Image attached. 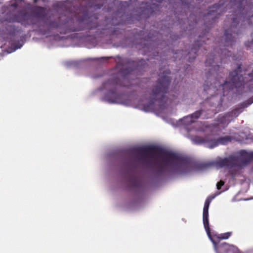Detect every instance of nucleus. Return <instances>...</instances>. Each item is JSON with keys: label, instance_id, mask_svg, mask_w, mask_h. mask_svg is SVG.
<instances>
[{"label": "nucleus", "instance_id": "2eb2a0df", "mask_svg": "<svg viewBox=\"0 0 253 253\" xmlns=\"http://www.w3.org/2000/svg\"><path fill=\"white\" fill-rule=\"evenodd\" d=\"M203 220L204 227L209 236L211 235V230L209 226V213H203Z\"/></svg>", "mask_w": 253, "mask_h": 253}, {"label": "nucleus", "instance_id": "423d86ee", "mask_svg": "<svg viewBox=\"0 0 253 253\" xmlns=\"http://www.w3.org/2000/svg\"><path fill=\"white\" fill-rule=\"evenodd\" d=\"M252 5H253V0H230L228 4L225 0H220L209 7L208 14V16H220L229 8L232 9L230 12L234 13L231 16H248L245 11Z\"/></svg>", "mask_w": 253, "mask_h": 253}, {"label": "nucleus", "instance_id": "cd10ccee", "mask_svg": "<svg viewBox=\"0 0 253 253\" xmlns=\"http://www.w3.org/2000/svg\"><path fill=\"white\" fill-rule=\"evenodd\" d=\"M249 76L253 79V69L252 73L249 74Z\"/></svg>", "mask_w": 253, "mask_h": 253}, {"label": "nucleus", "instance_id": "dca6fc26", "mask_svg": "<svg viewBox=\"0 0 253 253\" xmlns=\"http://www.w3.org/2000/svg\"><path fill=\"white\" fill-rule=\"evenodd\" d=\"M26 3L22 0L19 1H11V3L9 5V8H13L14 10L20 8H23L25 9V4Z\"/></svg>", "mask_w": 253, "mask_h": 253}, {"label": "nucleus", "instance_id": "0eeeda50", "mask_svg": "<svg viewBox=\"0 0 253 253\" xmlns=\"http://www.w3.org/2000/svg\"><path fill=\"white\" fill-rule=\"evenodd\" d=\"M253 160V152L248 153L241 150L236 156L230 155L224 158H220L215 162L216 166L229 169L230 174L235 176L242 167Z\"/></svg>", "mask_w": 253, "mask_h": 253}, {"label": "nucleus", "instance_id": "4be33fe9", "mask_svg": "<svg viewBox=\"0 0 253 253\" xmlns=\"http://www.w3.org/2000/svg\"><path fill=\"white\" fill-rule=\"evenodd\" d=\"M202 112V110H198V111L195 112L194 113H193L192 115H191L193 119L195 120L198 119L201 115Z\"/></svg>", "mask_w": 253, "mask_h": 253}, {"label": "nucleus", "instance_id": "bb28decb", "mask_svg": "<svg viewBox=\"0 0 253 253\" xmlns=\"http://www.w3.org/2000/svg\"><path fill=\"white\" fill-rule=\"evenodd\" d=\"M252 103V102H250V103H247V104H243V105H243V106H242V108L248 107V106L249 105H250Z\"/></svg>", "mask_w": 253, "mask_h": 253}, {"label": "nucleus", "instance_id": "c85d7f7f", "mask_svg": "<svg viewBox=\"0 0 253 253\" xmlns=\"http://www.w3.org/2000/svg\"><path fill=\"white\" fill-rule=\"evenodd\" d=\"M218 17H216V16H214V17H213L212 18V21H215L216 20V19Z\"/></svg>", "mask_w": 253, "mask_h": 253}, {"label": "nucleus", "instance_id": "aec40b11", "mask_svg": "<svg viewBox=\"0 0 253 253\" xmlns=\"http://www.w3.org/2000/svg\"><path fill=\"white\" fill-rule=\"evenodd\" d=\"M182 121L184 125L188 126L191 124L194 123L195 122V120L193 119L191 115H189L184 117L182 119Z\"/></svg>", "mask_w": 253, "mask_h": 253}, {"label": "nucleus", "instance_id": "9b49d317", "mask_svg": "<svg viewBox=\"0 0 253 253\" xmlns=\"http://www.w3.org/2000/svg\"><path fill=\"white\" fill-rule=\"evenodd\" d=\"M238 25V17H234L229 28L225 31L224 46H232L235 42L236 36L238 35L240 33L239 30L237 28Z\"/></svg>", "mask_w": 253, "mask_h": 253}, {"label": "nucleus", "instance_id": "a878e982", "mask_svg": "<svg viewBox=\"0 0 253 253\" xmlns=\"http://www.w3.org/2000/svg\"><path fill=\"white\" fill-rule=\"evenodd\" d=\"M253 44V41L245 42V45L248 47H250Z\"/></svg>", "mask_w": 253, "mask_h": 253}, {"label": "nucleus", "instance_id": "c9c22d12", "mask_svg": "<svg viewBox=\"0 0 253 253\" xmlns=\"http://www.w3.org/2000/svg\"><path fill=\"white\" fill-rule=\"evenodd\" d=\"M169 2H171V0H168Z\"/></svg>", "mask_w": 253, "mask_h": 253}, {"label": "nucleus", "instance_id": "39448f33", "mask_svg": "<svg viewBox=\"0 0 253 253\" xmlns=\"http://www.w3.org/2000/svg\"><path fill=\"white\" fill-rule=\"evenodd\" d=\"M133 72L132 69L130 68L122 69L119 72L122 80L118 78L113 77L104 83L103 87L109 89V91L104 96L103 100L111 103L119 102L122 95L120 92V88L123 87L130 88L131 84L126 83L128 82V77Z\"/></svg>", "mask_w": 253, "mask_h": 253}, {"label": "nucleus", "instance_id": "7ed1b4c3", "mask_svg": "<svg viewBox=\"0 0 253 253\" xmlns=\"http://www.w3.org/2000/svg\"><path fill=\"white\" fill-rule=\"evenodd\" d=\"M133 151L138 155L137 160L158 175H162L168 171L169 165L184 164L186 162L182 156L155 146L140 147Z\"/></svg>", "mask_w": 253, "mask_h": 253}, {"label": "nucleus", "instance_id": "c756f323", "mask_svg": "<svg viewBox=\"0 0 253 253\" xmlns=\"http://www.w3.org/2000/svg\"><path fill=\"white\" fill-rule=\"evenodd\" d=\"M11 16H16V15L15 14H12Z\"/></svg>", "mask_w": 253, "mask_h": 253}, {"label": "nucleus", "instance_id": "473e14b6", "mask_svg": "<svg viewBox=\"0 0 253 253\" xmlns=\"http://www.w3.org/2000/svg\"><path fill=\"white\" fill-rule=\"evenodd\" d=\"M141 61L145 62L143 59H141V61L140 62H141Z\"/></svg>", "mask_w": 253, "mask_h": 253}, {"label": "nucleus", "instance_id": "20e7f679", "mask_svg": "<svg viewBox=\"0 0 253 253\" xmlns=\"http://www.w3.org/2000/svg\"><path fill=\"white\" fill-rule=\"evenodd\" d=\"M170 73L169 70H163L160 69L159 78L157 82V85L153 87L150 94V102L144 105V110L146 112L154 111L155 109V104L157 103L160 109H163L166 107L168 98L165 95L167 92L171 79L168 76Z\"/></svg>", "mask_w": 253, "mask_h": 253}, {"label": "nucleus", "instance_id": "6e6552de", "mask_svg": "<svg viewBox=\"0 0 253 253\" xmlns=\"http://www.w3.org/2000/svg\"><path fill=\"white\" fill-rule=\"evenodd\" d=\"M232 137L230 136H225L221 137L215 139L213 138L212 135H208L205 137H202L199 136H195L192 138L193 142L197 144H205L206 146L209 148H213L219 144H226L231 141Z\"/></svg>", "mask_w": 253, "mask_h": 253}, {"label": "nucleus", "instance_id": "72a5a7b5", "mask_svg": "<svg viewBox=\"0 0 253 253\" xmlns=\"http://www.w3.org/2000/svg\"><path fill=\"white\" fill-rule=\"evenodd\" d=\"M23 16H26L27 15L26 14H24Z\"/></svg>", "mask_w": 253, "mask_h": 253}, {"label": "nucleus", "instance_id": "f257e3e1", "mask_svg": "<svg viewBox=\"0 0 253 253\" xmlns=\"http://www.w3.org/2000/svg\"><path fill=\"white\" fill-rule=\"evenodd\" d=\"M1 23L9 35L13 36L18 30L12 23H20L25 27L32 26L34 30L43 35H50L52 30L58 29L60 33L91 30L101 27L103 30H111L116 34L117 28L122 17H104L101 23H98V17H7Z\"/></svg>", "mask_w": 253, "mask_h": 253}, {"label": "nucleus", "instance_id": "b1692460", "mask_svg": "<svg viewBox=\"0 0 253 253\" xmlns=\"http://www.w3.org/2000/svg\"><path fill=\"white\" fill-rule=\"evenodd\" d=\"M224 184V182L222 180H220L216 184V187L218 190H220L221 187Z\"/></svg>", "mask_w": 253, "mask_h": 253}, {"label": "nucleus", "instance_id": "7c9ffc66", "mask_svg": "<svg viewBox=\"0 0 253 253\" xmlns=\"http://www.w3.org/2000/svg\"><path fill=\"white\" fill-rule=\"evenodd\" d=\"M37 0H34V2H35V3H36V2H37Z\"/></svg>", "mask_w": 253, "mask_h": 253}, {"label": "nucleus", "instance_id": "6ab92c4d", "mask_svg": "<svg viewBox=\"0 0 253 253\" xmlns=\"http://www.w3.org/2000/svg\"><path fill=\"white\" fill-rule=\"evenodd\" d=\"M159 36V33H155V34L150 33L147 37H145V41L156 42L157 40L156 37H158Z\"/></svg>", "mask_w": 253, "mask_h": 253}, {"label": "nucleus", "instance_id": "f8f14e48", "mask_svg": "<svg viewBox=\"0 0 253 253\" xmlns=\"http://www.w3.org/2000/svg\"><path fill=\"white\" fill-rule=\"evenodd\" d=\"M25 11L29 13L30 16H46L47 9L44 7L26 3L25 4Z\"/></svg>", "mask_w": 253, "mask_h": 253}, {"label": "nucleus", "instance_id": "393cba45", "mask_svg": "<svg viewBox=\"0 0 253 253\" xmlns=\"http://www.w3.org/2000/svg\"><path fill=\"white\" fill-rule=\"evenodd\" d=\"M130 181L131 182H133V185L135 186H136L137 185V183H138V181H137V180L136 178H131L130 179Z\"/></svg>", "mask_w": 253, "mask_h": 253}, {"label": "nucleus", "instance_id": "ddd939ff", "mask_svg": "<svg viewBox=\"0 0 253 253\" xmlns=\"http://www.w3.org/2000/svg\"><path fill=\"white\" fill-rule=\"evenodd\" d=\"M212 242L216 251L220 250L226 253H240L238 249L234 246L230 245L225 242L218 244L213 240Z\"/></svg>", "mask_w": 253, "mask_h": 253}, {"label": "nucleus", "instance_id": "f704fd0d", "mask_svg": "<svg viewBox=\"0 0 253 253\" xmlns=\"http://www.w3.org/2000/svg\"><path fill=\"white\" fill-rule=\"evenodd\" d=\"M177 57H178V56L176 55V58H177Z\"/></svg>", "mask_w": 253, "mask_h": 253}, {"label": "nucleus", "instance_id": "1a4fd4ad", "mask_svg": "<svg viewBox=\"0 0 253 253\" xmlns=\"http://www.w3.org/2000/svg\"><path fill=\"white\" fill-rule=\"evenodd\" d=\"M162 1L163 0H153L148 2H136L135 5L139 6L137 7L136 11L139 12L137 16H151L156 14V11L160 10Z\"/></svg>", "mask_w": 253, "mask_h": 253}, {"label": "nucleus", "instance_id": "f3484780", "mask_svg": "<svg viewBox=\"0 0 253 253\" xmlns=\"http://www.w3.org/2000/svg\"><path fill=\"white\" fill-rule=\"evenodd\" d=\"M232 120V119H230L227 114H226L222 116H219L218 118L219 123L222 125H225L226 126H227L229 124Z\"/></svg>", "mask_w": 253, "mask_h": 253}, {"label": "nucleus", "instance_id": "9d476101", "mask_svg": "<svg viewBox=\"0 0 253 253\" xmlns=\"http://www.w3.org/2000/svg\"><path fill=\"white\" fill-rule=\"evenodd\" d=\"M207 33H208L209 31H208ZM208 36V35L207 34V31L206 30L205 32H204L202 35L199 36V40L195 42V43L193 45V46L191 48L190 51L188 52V54L185 55V51L182 50L178 51L177 52L175 53V54L178 55L181 54L182 55L181 57L179 58V60L188 57V61L189 62H192L195 59L197 55V52L200 49L203 47L204 48L206 49L204 46V44H206L205 39H207Z\"/></svg>", "mask_w": 253, "mask_h": 253}, {"label": "nucleus", "instance_id": "412c9836", "mask_svg": "<svg viewBox=\"0 0 253 253\" xmlns=\"http://www.w3.org/2000/svg\"><path fill=\"white\" fill-rule=\"evenodd\" d=\"M211 199V198L210 199L209 198L206 199L203 208V213H209V208Z\"/></svg>", "mask_w": 253, "mask_h": 253}, {"label": "nucleus", "instance_id": "5701e85b", "mask_svg": "<svg viewBox=\"0 0 253 253\" xmlns=\"http://www.w3.org/2000/svg\"><path fill=\"white\" fill-rule=\"evenodd\" d=\"M231 232H228L222 234L220 235L219 237H218V238L220 239H227L231 236Z\"/></svg>", "mask_w": 253, "mask_h": 253}, {"label": "nucleus", "instance_id": "a211bd4d", "mask_svg": "<svg viewBox=\"0 0 253 253\" xmlns=\"http://www.w3.org/2000/svg\"><path fill=\"white\" fill-rule=\"evenodd\" d=\"M242 112V111L240 110V109L237 108L235 109L232 111L228 112L227 115L229 117L230 119H231L232 118H236L238 117L239 114Z\"/></svg>", "mask_w": 253, "mask_h": 253}, {"label": "nucleus", "instance_id": "2f4dec72", "mask_svg": "<svg viewBox=\"0 0 253 253\" xmlns=\"http://www.w3.org/2000/svg\"><path fill=\"white\" fill-rule=\"evenodd\" d=\"M133 17H131V16L129 17V18H133Z\"/></svg>", "mask_w": 253, "mask_h": 253}, {"label": "nucleus", "instance_id": "f03ea898", "mask_svg": "<svg viewBox=\"0 0 253 253\" xmlns=\"http://www.w3.org/2000/svg\"><path fill=\"white\" fill-rule=\"evenodd\" d=\"M232 53L225 48L216 47L213 49V52L208 57L205 61L206 67H208V72L206 74L207 80L204 84V91L202 93L203 98L207 102L211 103V105H215L216 103L220 104V100H218L216 96L218 94L219 88H222L224 96L225 89L229 87V89L234 87L240 88L244 85V78L240 73L242 72L241 65H238L236 69L230 72L229 75V81H224L223 83L218 81L221 77L218 72L221 68L217 64L221 63L226 57L231 56Z\"/></svg>", "mask_w": 253, "mask_h": 253}, {"label": "nucleus", "instance_id": "4468645a", "mask_svg": "<svg viewBox=\"0 0 253 253\" xmlns=\"http://www.w3.org/2000/svg\"><path fill=\"white\" fill-rule=\"evenodd\" d=\"M110 0H91L90 5L91 6L95 9H100L102 6H106Z\"/></svg>", "mask_w": 253, "mask_h": 253}]
</instances>
